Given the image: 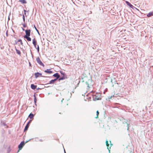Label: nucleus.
I'll return each instance as SVG.
<instances>
[{
    "label": "nucleus",
    "instance_id": "nucleus-1",
    "mask_svg": "<svg viewBox=\"0 0 153 153\" xmlns=\"http://www.w3.org/2000/svg\"><path fill=\"white\" fill-rule=\"evenodd\" d=\"M93 98L94 100H99L100 99V97L98 93H96L93 95Z\"/></svg>",
    "mask_w": 153,
    "mask_h": 153
},
{
    "label": "nucleus",
    "instance_id": "nucleus-2",
    "mask_svg": "<svg viewBox=\"0 0 153 153\" xmlns=\"http://www.w3.org/2000/svg\"><path fill=\"white\" fill-rule=\"evenodd\" d=\"M36 61L37 63L39 64L40 65L42 66L43 67L44 66V65L42 63L39 57H38L36 59Z\"/></svg>",
    "mask_w": 153,
    "mask_h": 153
},
{
    "label": "nucleus",
    "instance_id": "nucleus-3",
    "mask_svg": "<svg viewBox=\"0 0 153 153\" xmlns=\"http://www.w3.org/2000/svg\"><path fill=\"white\" fill-rule=\"evenodd\" d=\"M25 143L24 141L22 142L19 145L18 148L19 150H21L24 146Z\"/></svg>",
    "mask_w": 153,
    "mask_h": 153
},
{
    "label": "nucleus",
    "instance_id": "nucleus-4",
    "mask_svg": "<svg viewBox=\"0 0 153 153\" xmlns=\"http://www.w3.org/2000/svg\"><path fill=\"white\" fill-rule=\"evenodd\" d=\"M126 3V4L130 8H132V9H134V8H136V7L133 6L128 1H125Z\"/></svg>",
    "mask_w": 153,
    "mask_h": 153
},
{
    "label": "nucleus",
    "instance_id": "nucleus-5",
    "mask_svg": "<svg viewBox=\"0 0 153 153\" xmlns=\"http://www.w3.org/2000/svg\"><path fill=\"white\" fill-rule=\"evenodd\" d=\"M25 36H30V30H25Z\"/></svg>",
    "mask_w": 153,
    "mask_h": 153
},
{
    "label": "nucleus",
    "instance_id": "nucleus-6",
    "mask_svg": "<svg viewBox=\"0 0 153 153\" xmlns=\"http://www.w3.org/2000/svg\"><path fill=\"white\" fill-rule=\"evenodd\" d=\"M33 44L34 47L35 48H36L37 43L36 41L35 38H34L32 39Z\"/></svg>",
    "mask_w": 153,
    "mask_h": 153
},
{
    "label": "nucleus",
    "instance_id": "nucleus-7",
    "mask_svg": "<svg viewBox=\"0 0 153 153\" xmlns=\"http://www.w3.org/2000/svg\"><path fill=\"white\" fill-rule=\"evenodd\" d=\"M42 75V74L39 73V72H37L36 73H35V76L36 78H37L39 76H41Z\"/></svg>",
    "mask_w": 153,
    "mask_h": 153
},
{
    "label": "nucleus",
    "instance_id": "nucleus-8",
    "mask_svg": "<svg viewBox=\"0 0 153 153\" xmlns=\"http://www.w3.org/2000/svg\"><path fill=\"white\" fill-rule=\"evenodd\" d=\"M29 36H24V37L28 41H31V38Z\"/></svg>",
    "mask_w": 153,
    "mask_h": 153
},
{
    "label": "nucleus",
    "instance_id": "nucleus-9",
    "mask_svg": "<svg viewBox=\"0 0 153 153\" xmlns=\"http://www.w3.org/2000/svg\"><path fill=\"white\" fill-rule=\"evenodd\" d=\"M53 76L55 77H56V79H57V80L59 77H60V76L58 74V73H56L55 74H54L53 75Z\"/></svg>",
    "mask_w": 153,
    "mask_h": 153
},
{
    "label": "nucleus",
    "instance_id": "nucleus-10",
    "mask_svg": "<svg viewBox=\"0 0 153 153\" xmlns=\"http://www.w3.org/2000/svg\"><path fill=\"white\" fill-rule=\"evenodd\" d=\"M152 16H153V11L149 12L147 15L148 17H150Z\"/></svg>",
    "mask_w": 153,
    "mask_h": 153
},
{
    "label": "nucleus",
    "instance_id": "nucleus-11",
    "mask_svg": "<svg viewBox=\"0 0 153 153\" xmlns=\"http://www.w3.org/2000/svg\"><path fill=\"white\" fill-rule=\"evenodd\" d=\"M37 87V85H34L33 84H32L31 85V88L33 89H35Z\"/></svg>",
    "mask_w": 153,
    "mask_h": 153
},
{
    "label": "nucleus",
    "instance_id": "nucleus-12",
    "mask_svg": "<svg viewBox=\"0 0 153 153\" xmlns=\"http://www.w3.org/2000/svg\"><path fill=\"white\" fill-rule=\"evenodd\" d=\"M45 72L48 73V74H51L53 73V72L52 71H50V70L47 69L45 71Z\"/></svg>",
    "mask_w": 153,
    "mask_h": 153
},
{
    "label": "nucleus",
    "instance_id": "nucleus-13",
    "mask_svg": "<svg viewBox=\"0 0 153 153\" xmlns=\"http://www.w3.org/2000/svg\"><path fill=\"white\" fill-rule=\"evenodd\" d=\"M29 123H27V125H26V126H25V129H24V131H26V130H27L29 127Z\"/></svg>",
    "mask_w": 153,
    "mask_h": 153
},
{
    "label": "nucleus",
    "instance_id": "nucleus-14",
    "mask_svg": "<svg viewBox=\"0 0 153 153\" xmlns=\"http://www.w3.org/2000/svg\"><path fill=\"white\" fill-rule=\"evenodd\" d=\"M29 117L30 119L33 118L34 117V115L32 113H30L28 116Z\"/></svg>",
    "mask_w": 153,
    "mask_h": 153
},
{
    "label": "nucleus",
    "instance_id": "nucleus-15",
    "mask_svg": "<svg viewBox=\"0 0 153 153\" xmlns=\"http://www.w3.org/2000/svg\"><path fill=\"white\" fill-rule=\"evenodd\" d=\"M57 80V79H52L50 81V83L52 84L54 83L56 80Z\"/></svg>",
    "mask_w": 153,
    "mask_h": 153
},
{
    "label": "nucleus",
    "instance_id": "nucleus-16",
    "mask_svg": "<svg viewBox=\"0 0 153 153\" xmlns=\"http://www.w3.org/2000/svg\"><path fill=\"white\" fill-rule=\"evenodd\" d=\"M33 97H34V102L35 105H36V102L37 100H36V95H35V94H34L33 95Z\"/></svg>",
    "mask_w": 153,
    "mask_h": 153
},
{
    "label": "nucleus",
    "instance_id": "nucleus-17",
    "mask_svg": "<svg viewBox=\"0 0 153 153\" xmlns=\"http://www.w3.org/2000/svg\"><path fill=\"white\" fill-rule=\"evenodd\" d=\"M106 146H107V149H108L109 151H110V150H109V144H108V141L107 140H106Z\"/></svg>",
    "mask_w": 153,
    "mask_h": 153
},
{
    "label": "nucleus",
    "instance_id": "nucleus-18",
    "mask_svg": "<svg viewBox=\"0 0 153 153\" xmlns=\"http://www.w3.org/2000/svg\"><path fill=\"white\" fill-rule=\"evenodd\" d=\"M19 1L23 4H26V1L25 0H19Z\"/></svg>",
    "mask_w": 153,
    "mask_h": 153
},
{
    "label": "nucleus",
    "instance_id": "nucleus-19",
    "mask_svg": "<svg viewBox=\"0 0 153 153\" xmlns=\"http://www.w3.org/2000/svg\"><path fill=\"white\" fill-rule=\"evenodd\" d=\"M16 53L20 55L21 54L20 51L18 50L17 49H16Z\"/></svg>",
    "mask_w": 153,
    "mask_h": 153
},
{
    "label": "nucleus",
    "instance_id": "nucleus-20",
    "mask_svg": "<svg viewBox=\"0 0 153 153\" xmlns=\"http://www.w3.org/2000/svg\"><path fill=\"white\" fill-rule=\"evenodd\" d=\"M97 113V116L95 117V118L97 119L98 117V116L99 114V112L98 111H97L96 112Z\"/></svg>",
    "mask_w": 153,
    "mask_h": 153
},
{
    "label": "nucleus",
    "instance_id": "nucleus-21",
    "mask_svg": "<svg viewBox=\"0 0 153 153\" xmlns=\"http://www.w3.org/2000/svg\"><path fill=\"white\" fill-rule=\"evenodd\" d=\"M18 42H20L21 44V45H23V43H22V40L21 39H19V40H18Z\"/></svg>",
    "mask_w": 153,
    "mask_h": 153
},
{
    "label": "nucleus",
    "instance_id": "nucleus-22",
    "mask_svg": "<svg viewBox=\"0 0 153 153\" xmlns=\"http://www.w3.org/2000/svg\"><path fill=\"white\" fill-rule=\"evenodd\" d=\"M36 48L37 49L38 52H39V46L38 45L37 46V47H36Z\"/></svg>",
    "mask_w": 153,
    "mask_h": 153
},
{
    "label": "nucleus",
    "instance_id": "nucleus-23",
    "mask_svg": "<svg viewBox=\"0 0 153 153\" xmlns=\"http://www.w3.org/2000/svg\"><path fill=\"white\" fill-rule=\"evenodd\" d=\"M65 79V78L64 77H63L61 78H60L59 79V80H63Z\"/></svg>",
    "mask_w": 153,
    "mask_h": 153
},
{
    "label": "nucleus",
    "instance_id": "nucleus-24",
    "mask_svg": "<svg viewBox=\"0 0 153 153\" xmlns=\"http://www.w3.org/2000/svg\"><path fill=\"white\" fill-rule=\"evenodd\" d=\"M114 96V95H113V96H111L110 97H109L108 99L109 100L110 99H111Z\"/></svg>",
    "mask_w": 153,
    "mask_h": 153
},
{
    "label": "nucleus",
    "instance_id": "nucleus-25",
    "mask_svg": "<svg viewBox=\"0 0 153 153\" xmlns=\"http://www.w3.org/2000/svg\"><path fill=\"white\" fill-rule=\"evenodd\" d=\"M23 26L24 27H26V25L25 23V24H23Z\"/></svg>",
    "mask_w": 153,
    "mask_h": 153
},
{
    "label": "nucleus",
    "instance_id": "nucleus-26",
    "mask_svg": "<svg viewBox=\"0 0 153 153\" xmlns=\"http://www.w3.org/2000/svg\"><path fill=\"white\" fill-rule=\"evenodd\" d=\"M23 21H25V17L24 16V15H23Z\"/></svg>",
    "mask_w": 153,
    "mask_h": 153
},
{
    "label": "nucleus",
    "instance_id": "nucleus-27",
    "mask_svg": "<svg viewBox=\"0 0 153 153\" xmlns=\"http://www.w3.org/2000/svg\"><path fill=\"white\" fill-rule=\"evenodd\" d=\"M34 27H35V28L36 29V31L38 32H39V31L37 29V28H36V26H34Z\"/></svg>",
    "mask_w": 153,
    "mask_h": 153
},
{
    "label": "nucleus",
    "instance_id": "nucleus-28",
    "mask_svg": "<svg viewBox=\"0 0 153 153\" xmlns=\"http://www.w3.org/2000/svg\"><path fill=\"white\" fill-rule=\"evenodd\" d=\"M127 126H128V128H127V130H128V128H129V127H128V126L129 125V124H127Z\"/></svg>",
    "mask_w": 153,
    "mask_h": 153
},
{
    "label": "nucleus",
    "instance_id": "nucleus-29",
    "mask_svg": "<svg viewBox=\"0 0 153 153\" xmlns=\"http://www.w3.org/2000/svg\"><path fill=\"white\" fill-rule=\"evenodd\" d=\"M24 12H25V15L26 14L25 12H26V10H24Z\"/></svg>",
    "mask_w": 153,
    "mask_h": 153
},
{
    "label": "nucleus",
    "instance_id": "nucleus-30",
    "mask_svg": "<svg viewBox=\"0 0 153 153\" xmlns=\"http://www.w3.org/2000/svg\"><path fill=\"white\" fill-rule=\"evenodd\" d=\"M63 100H64V99H62V100H61V102H62V101H63Z\"/></svg>",
    "mask_w": 153,
    "mask_h": 153
},
{
    "label": "nucleus",
    "instance_id": "nucleus-31",
    "mask_svg": "<svg viewBox=\"0 0 153 153\" xmlns=\"http://www.w3.org/2000/svg\"><path fill=\"white\" fill-rule=\"evenodd\" d=\"M40 141H43V140H40Z\"/></svg>",
    "mask_w": 153,
    "mask_h": 153
},
{
    "label": "nucleus",
    "instance_id": "nucleus-32",
    "mask_svg": "<svg viewBox=\"0 0 153 153\" xmlns=\"http://www.w3.org/2000/svg\"><path fill=\"white\" fill-rule=\"evenodd\" d=\"M110 143H111V141H110Z\"/></svg>",
    "mask_w": 153,
    "mask_h": 153
},
{
    "label": "nucleus",
    "instance_id": "nucleus-33",
    "mask_svg": "<svg viewBox=\"0 0 153 153\" xmlns=\"http://www.w3.org/2000/svg\"><path fill=\"white\" fill-rule=\"evenodd\" d=\"M111 145H112V144H111Z\"/></svg>",
    "mask_w": 153,
    "mask_h": 153
},
{
    "label": "nucleus",
    "instance_id": "nucleus-34",
    "mask_svg": "<svg viewBox=\"0 0 153 153\" xmlns=\"http://www.w3.org/2000/svg\"><path fill=\"white\" fill-rule=\"evenodd\" d=\"M23 30H24V29H23Z\"/></svg>",
    "mask_w": 153,
    "mask_h": 153
},
{
    "label": "nucleus",
    "instance_id": "nucleus-35",
    "mask_svg": "<svg viewBox=\"0 0 153 153\" xmlns=\"http://www.w3.org/2000/svg\"><path fill=\"white\" fill-rule=\"evenodd\" d=\"M132 153H133V152H132Z\"/></svg>",
    "mask_w": 153,
    "mask_h": 153
},
{
    "label": "nucleus",
    "instance_id": "nucleus-36",
    "mask_svg": "<svg viewBox=\"0 0 153 153\" xmlns=\"http://www.w3.org/2000/svg\"><path fill=\"white\" fill-rule=\"evenodd\" d=\"M65 153H66L65 152Z\"/></svg>",
    "mask_w": 153,
    "mask_h": 153
}]
</instances>
